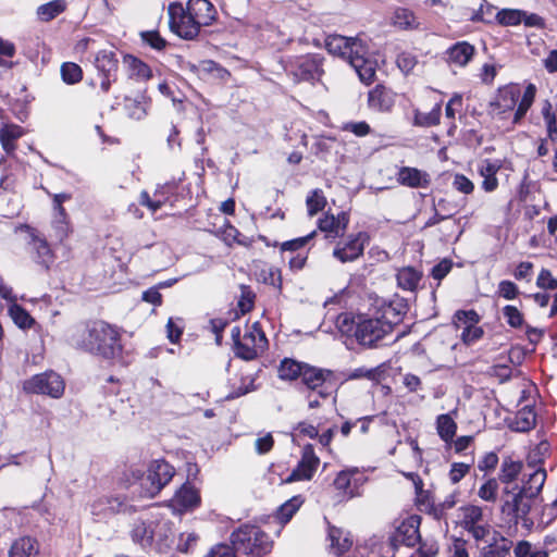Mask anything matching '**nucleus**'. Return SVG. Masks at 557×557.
I'll list each match as a JSON object with an SVG mask.
<instances>
[{
    "label": "nucleus",
    "instance_id": "f257e3e1",
    "mask_svg": "<svg viewBox=\"0 0 557 557\" xmlns=\"http://www.w3.org/2000/svg\"><path fill=\"white\" fill-rule=\"evenodd\" d=\"M398 321H400L399 313H395L392 306H388L382 318L341 314L337 326L343 334L354 336L360 345L372 348L392 333L394 324Z\"/></svg>",
    "mask_w": 557,
    "mask_h": 557
},
{
    "label": "nucleus",
    "instance_id": "f03ea898",
    "mask_svg": "<svg viewBox=\"0 0 557 557\" xmlns=\"http://www.w3.org/2000/svg\"><path fill=\"white\" fill-rule=\"evenodd\" d=\"M329 53L339 57L356 71L360 81L371 84L375 76L376 62L369 58L368 49L358 37L329 35L325 39Z\"/></svg>",
    "mask_w": 557,
    "mask_h": 557
},
{
    "label": "nucleus",
    "instance_id": "7ed1b4c3",
    "mask_svg": "<svg viewBox=\"0 0 557 557\" xmlns=\"http://www.w3.org/2000/svg\"><path fill=\"white\" fill-rule=\"evenodd\" d=\"M72 344L88 352L112 359L122 351L119 332L103 321H96L72 336Z\"/></svg>",
    "mask_w": 557,
    "mask_h": 557
},
{
    "label": "nucleus",
    "instance_id": "20e7f679",
    "mask_svg": "<svg viewBox=\"0 0 557 557\" xmlns=\"http://www.w3.org/2000/svg\"><path fill=\"white\" fill-rule=\"evenodd\" d=\"M535 95L536 86L530 83L525 87L524 92L519 101L521 96L519 86L513 84L507 85L498 89L497 96L491 103V107L495 114H504L506 112L513 111L517 106L512 120V122L517 124L520 123V121L527 114L528 110L533 104Z\"/></svg>",
    "mask_w": 557,
    "mask_h": 557
},
{
    "label": "nucleus",
    "instance_id": "39448f33",
    "mask_svg": "<svg viewBox=\"0 0 557 557\" xmlns=\"http://www.w3.org/2000/svg\"><path fill=\"white\" fill-rule=\"evenodd\" d=\"M232 545L242 557H267L272 543L259 527L243 524L231 535Z\"/></svg>",
    "mask_w": 557,
    "mask_h": 557
},
{
    "label": "nucleus",
    "instance_id": "423d86ee",
    "mask_svg": "<svg viewBox=\"0 0 557 557\" xmlns=\"http://www.w3.org/2000/svg\"><path fill=\"white\" fill-rule=\"evenodd\" d=\"M169 26L173 34L185 40H194L200 33L201 25L196 23L190 11L181 2H171L168 7Z\"/></svg>",
    "mask_w": 557,
    "mask_h": 557
},
{
    "label": "nucleus",
    "instance_id": "0eeeda50",
    "mask_svg": "<svg viewBox=\"0 0 557 557\" xmlns=\"http://www.w3.org/2000/svg\"><path fill=\"white\" fill-rule=\"evenodd\" d=\"M63 379L53 371L35 374L23 383V389L28 394L47 395L60 398L64 394Z\"/></svg>",
    "mask_w": 557,
    "mask_h": 557
},
{
    "label": "nucleus",
    "instance_id": "6e6552de",
    "mask_svg": "<svg viewBox=\"0 0 557 557\" xmlns=\"http://www.w3.org/2000/svg\"><path fill=\"white\" fill-rule=\"evenodd\" d=\"M174 473V468L165 460L158 459L151 461L147 475L141 483L144 496L154 497L172 480Z\"/></svg>",
    "mask_w": 557,
    "mask_h": 557
},
{
    "label": "nucleus",
    "instance_id": "1a4fd4ad",
    "mask_svg": "<svg viewBox=\"0 0 557 557\" xmlns=\"http://www.w3.org/2000/svg\"><path fill=\"white\" fill-rule=\"evenodd\" d=\"M267 343V337L259 324L253 323L251 329L234 346L235 355L244 360H252L258 356V350L263 349Z\"/></svg>",
    "mask_w": 557,
    "mask_h": 557
},
{
    "label": "nucleus",
    "instance_id": "9d476101",
    "mask_svg": "<svg viewBox=\"0 0 557 557\" xmlns=\"http://www.w3.org/2000/svg\"><path fill=\"white\" fill-rule=\"evenodd\" d=\"M368 240L369 235L366 232L349 235L347 242L337 243L333 250V257L342 263L352 262L363 255Z\"/></svg>",
    "mask_w": 557,
    "mask_h": 557
},
{
    "label": "nucleus",
    "instance_id": "9b49d317",
    "mask_svg": "<svg viewBox=\"0 0 557 557\" xmlns=\"http://www.w3.org/2000/svg\"><path fill=\"white\" fill-rule=\"evenodd\" d=\"M321 60L315 55H301L296 58L289 65V72L297 82H310L319 79L322 74Z\"/></svg>",
    "mask_w": 557,
    "mask_h": 557
},
{
    "label": "nucleus",
    "instance_id": "f8f14e48",
    "mask_svg": "<svg viewBox=\"0 0 557 557\" xmlns=\"http://www.w3.org/2000/svg\"><path fill=\"white\" fill-rule=\"evenodd\" d=\"M320 463L319 457L314 454L313 446L308 444L302 449L301 459L297 467L285 479V483L301 480H311Z\"/></svg>",
    "mask_w": 557,
    "mask_h": 557
},
{
    "label": "nucleus",
    "instance_id": "ddd939ff",
    "mask_svg": "<svg viewBox=\"0 0 557 557\" xmlns=\"http://www.w3.org/2000/svg\"><path fill=\"white\" fill-rule=\"evenodd\" d=\"M23 230H25L29 237V246L32 251H34V260L48 268L49 263L52 262L53 253L50 249V246L47 239L35 228L29 225H24Z\"/></svg>",
    "mask_w": 557,
    "mask_h": 557
},
{
    "label": "nucleus",
    "instance_id": "4468645a",
    "mask_svg": "<svg viewBox=\"0 0 557 557\" xmlns=\"http://www.w3.org/2000/svg\"><path fill=\"white\" fill-rule=\"evenodd\" d=\"M199 504L200 495L198 491L189 484H183L170 500L169 506L173 509V511L182 513L187 510H193L194 508L198 507Z\"/></svg>",
    "mask_w": 557,
    "mask_h": 557
},
{
    "label": "nucleus",
    "instance_id": "2eb2a0df",
    "mask_svg": "<svg viewBox=\"0 0 557 557\" xmlns=\"http://www.w3.org/2000/svg\"><path fill=\"white\" fill-rule=\"evenodd\" d=\"M513 490H518L513 493L511 500H506L503 506V512L511 517L516 523L520 519H524L531 510V499L529 494H523L522 488L515 486Z\"/></svg>",
    "mask_w": 557,
    "mask_h": 557
},
{
    "label": "nucleus",
    "instance_id": "dca6fc26",
    "mask_svg": "<svg viewBox=\"0 0 557 557\" xmlns=\"http://www.w3.org/2000/svg\"><path fill=\"white\" fill-rule=\"evenodd\" d=\"M368 104L371 110L388 112L395 104V94L383 85H376L369 91Z\"/></svg>",
    "mask_w": 557,
    "mask_h": 557
},
{
    "label": "nucleus",
    "instance_id": "f3484780",
    "mask_svg": "<svg viewBox=\"0 0 557 557\" xmlns=\"http://www.w3.org/2000/svg\"><path fill=\"white\" fill-rule=\"evenodd\" d=\"M419 524L420 518L418 516H411L403 521L397 528L394 540L408 547L414 546L419 540Z\"/></svg>",
    "mask_w": 557,
    "mask_h": 557
},
{
    "label": "nucleus",
    "instance_id": "a211bd4d",
    "mask_svg": "<svg viewBox=\"0 0 557 557\" xmlns=\"http://www.w3.org/2000/svg\"><path fill=\"white\" fill-rule=\"evenodd\" d=\"M186 9L202 27L210 26L216 18V10L209 0H188Z\"/></svg>",
    "mask_w": 557,
    "mask_h": 557
},
{
    "label": "nucleus",
    "instance_id": "6ab92c4d",
    "mask_svg": "<svg viewBox=\"0 0 557 557\" xmlns=\"http://www.w3.org/2000/svg\"><path fill=\"white\" fill-rule=\"evenodd\" d=\"M397 181L410 188H426L431 183L430 175L426 172L410 166L399 169Z\"/></svg>",
    "mask_w": 557,
    "mask_h": 557
},
{
    "label": "nucleus",
    "instance_id": "aec40b11",
    "mask_svg": "<svg viewBox=\"0 0 557 557\" xmlns=\"http://www.w3.org/2000/svg\"><path fill=\"white\" fill-rule=\"evenodd\" d=\"M502 169V162L499 160H483L479 168V174L483 177L482 188L486 193H492L498 187V180L496 174Z\"/></svg>",
    "mask_w": 557,
    "mask_h": 557
},
{
    "label": "nucleus",
    "instance_id": "412c9836",
    "mask_svg": "<svg viewBox=\"0 0 557 557\" xmlns=\"http://www.w3.org/2000/svg\"><path fill=\"white\" fill-rule=\"evenodd\" d=\"M446 53L450 64L463 67L472 60L475 48L468 41H458L448 48Z\"/></svg>",
    "mask_w": 557,
    "mask_h": 557
},
{
    "label": "nucleus",
    "instance_id": "4be33fe9",
    "mask_svg": "<svg viewBox=\"0 0 557 557\" xmlns=\"http://www.w3.org/2000/svg\"><path fill=\"white\" fill-rule=\"evenodd\" d=\"M333 372L326 369H320L305 363L301 372V381L309 389H317L330 381Z\"/></svg>",
    "mask_w": 557,
    "mask_h": 557
},
{
    "label": "nucleus",
    "instance_id": "5701e85b",
    "mask_svg": "<svg viewBox=\"0 0 557 557\" xmlns=\"http://www.w3.org/2000/svg\"><path fill=\"white\" fill-rule=\"evenodd\" d=\"M327 539L330 541V553L335 556H341L352 545L349 533L335 527L329 528Z\"/></svg>",
    "mask_w": 557,
    "mask_h": 557
},
{
    "label": "nucleus",
    "instance_id": "b1692460",
    "mask_svg": "<svg viewBox=\"0 0 557 557\" xmlns=\"http://www.w3.org/2000/svg\"><path fill=\"white\" fill-rule=\"evenodd\" d=\"M512 547V542L493 532L491 541L483 547L481 557H506Z\"/></svg>",
    "mask_w": 557,
    "mask_h": 557
},
{
    "label": "nucleus",
    "instance_id": "393cba45",
    "mask_svg": "<svg viewBox=\"0 0 557 557\" xmlns=\"http://www.w3.org/2000/svg\"><path fill=\"white\" fill-rule=\"evenodd\" d=\"M94 64L102 76H115L117 59L114 51L107 49L98 51Z\"/></svg>",
    "mask_w": 557,
    "mask_h": 557
},
{
    "label": "nucleus",
    "instance_id": "a878e982",
    "mask_svg": "<svg viewBox=\"0 0 557 557\" xmlns=\"http://www.w3.org/2000/svg\"><path fill=\"white\" fill-rule=\"evenodd\" d=\"M546 470L544 468H536L528 474V479L523 481L521 486L523 494H529L530 498H535L541 493L546 481Z\"/></svg>",
    "mask_w": 557,
    "mask_h": 557
},
{
    "label": "nucleus",
    "instance_id": "bb28decb",
    "mask_svg": "<svg viewBox=\"0 0 557 557\" xmlns=\"http://www.w3.org/2000/svg\"><path fill=\"white\" fill-rule=\"evenodd\" d=\"M39 548L36 540L25 536L16 540L9 552V557H36Z\"/></svg>",
    "mask_w": 557,
    "mask_h": 557
},
{
    "label": "nucleus",
    "instance_id": "cd10ccee",
    "mask_svg": "<svg viewBox=\"0 0 557 557\" xmlns=\"http://www.w3.org/2000/svg\"><path fill=\"white\" fill-rule=\"evenodd\" d=\"M396 277L401 289L412 292L418 287L422 273L412 267H406L398 270Z\"/></svg>",
    "mask_w": 557,
    "mask_h": 557
},
{
    "label": "nucleus",
    "instance_id": "c85d7f7f",
    "mask_svg": "<svg viewBox=\"0 0 557 557\" xmlns=\"http://www.w3.org/2000/svg\"><path fill=\"white\" fill-rule=\"evenodd\" d=\"M124 63L128 69L129 77L137 81H147L152 76L151 69L141 60L127 55L124 58Z\"/></svg>",
    "mask_w": 557,
    "mask_h": 557
},
{
    "label": "nucleus",
    "instance_id": "c756f323",
    "mask_svg": "<svg viewBox=\"0 0 557 557\" xmlns=\"http://www.w3.org/2000/svg\"><path fill=\"white\" fill-rule=\"evenodd\" d=\"M523 463L521 461L513 460L510 457L504 458L498 474L499 481L506 484L513 482L521 473Z\"/></svg>",
    "mask_w": 557,
    "mask_h": 557
},
{
    "label": "nucleus",
    "instance_id": "7c9ffc66",
    "mask_svg": "<svg viewBox=\"0 0 557 557\" xmlns=\"http://www.w3.org/2000/svg\"><path fill=\"white\" fill-rule=\"evenodd\" d=\"M305 363L285 358L278 367V377L284 381H294L301 376Z\"/></svg>",
    "mask_w": 557,
    "mask_h": 557
},
{
    "label": "nucleus",
    "instance_id": "2f4dec72",
    "mask_svg": "<svg viewBox=\"0 0 557 557\" xmlns=\"http://www.w3.org/2000/svg\"><path fill=\"white\" fill-rule=\"evenodd\" d=\"M51 227L53 232L51 236L54 237L57 242L63 243L71 233V225L67 214L54 212Z\"/></svg>",
    "mask_w": 557,
    "mask_h": 557
},
{
    "label": "nucleus",
    "instance_id": "473e14b6",
    "mask_svg": "<svg viewBox=\"0 0 557 557\" xmlns=\"http://www.w3.org/2000/svg\"><path fill=\"white\" fill-rule=\"evenodd\" d=\"M23 129L17 125H5L0 129V141L7 153H12L15 149L14 141L22 137Z\"/></svg>",
    "mask_w": 557,
    "mask_h": 557
},
{
    "label": "nucleus",
    "instance_id": "72a5a7b5",
    "mask_svg": "<svg viewBox=\"0 0 557 557\" xmlns=\"http://www.w3.org/2000/svg\"><path fill=\"white\" fill-rule=\"evenodd\" d=\"M441 114L442 107L440 103H436L434 108L428 113L414 110L413 124L420 127L435 126L440 123Z\"/></svg>",
    "mask_w": 557,
    "mask_h": 557
},
{
    "label": "nucleus",
    "instance_id": "f704fd0d",
    "mask_svg": "<svg viewBox=\"0 0 557 557\" xmlns=\"http://www.w3.org/2000/svg\"><path fill=\"white\" fill-rule=\"evenodd\" d=\"M436 430L440 437L448 443L456 435L457 424L449 413L440 414L436 419Z\"/></svg>",
    "mask_w": 557,
    "mask_h": 557
},
{
    "label": "nucleus",
    "instance_id": "c9c22d12",
    "mask_svg": "<svg viewBox=\"0 0 557 557\" xmlns=\"http://www.w3.org/2000/svg\"><path fill=\"white\" fill-rule=\"evenodd\" d=\"M66 3L64 0H52L48 3L41 4L37 9V14L41 21L48 22L64 12Z\"/></svg>",
    "mask_w": 557,
    "mask_h": 557
},
{
    "label": "nucleus",
    "instance_id": "e433bc0d",
    "mask_svg": "<svg viewBox=\"0 0 557 557\" xmlns=\"http://www.w3.org/2000/svg\"><path fill=\"white\" fill-rule=\"evenodd\" d=\"M304 503L300 495L286 500L277 510L276 517L282 523L288 522Z\"/></svg>",
    "mask_w": 557,
    "mask_h": 557
},
{
    "label": "nucleus",
    "instance_id": "4c0bfd02",
    "mask_svg": "<svg viewBox=\"0 0 557 557\" xmlns=\"http://www.w3.org/2000/svg\"><path fill=\"white\" fill-rule=\"evenodd\" d=\"M9 314L20 329H29L35 323L30 314L16 302L9 307Z\"/></svg>",
    "mask_w": 557,
    "mask_h": 557
},
{
    "label": "nucleus",
    "instance_id": "58836bf2",
    "mask_svg": "<svg viewBox=\"0 0 557 557\" xmlns=\"http://www.w3.org/2000/svg\"><path fill=\"white\" fill-rule=\"evenodd\" d=\"M152 534L153 532L150 525H147L146 522L141 520L136 521L131 531L133 541L143 546L151 542Z\"/></svg>",
    "mask_w": 557,
    "mask_h": 557
},
{
    "label": "nucleus",
    "instance_id": "ea45409f",
    "mask_svg": "<svg viewBox=\"0 0 557 557\" xmlns=\"http://www.w3.org/2000/svg\"><path fill=\"white\" fill-rule=\"evenodd\" d=\"M524 11L517 9H503L496 14L499 24L506 26H516L522 22Z\"/></svg>",
    "mask_w": 557,
    "mask_h": 557
},
{
    "label": "nucleus",
    "instance_id": "a19ab883",
    "mask_svg": "<svg viewBox=\"0 0 557 557\" xmlns=\"http://www.w3.org/2000/svg\"><path fill=\"white\" fill-rule=\"evenodd\" d=\"M101 505H108L111 515L125 512L128 509V505L120 497H100L96 499L97 512L102 510L99 508Z\"/></svg>",
    "mask_w": 557,
    "mask_h": 557
},
{
    "label": "nucleus",
    "instance_id": "79ce46f5",
    "mask_svg": "<svg viewBox=\"0 0 557 557\" xmlns=\"http://www.w3.org/2000/svg\"><path fill=\"white\" fill-rule=\"evenodd\" d=\"M357 472L354 470L341 471L334 480V486L337 491L342 492L344 496L352 497L354 493L350 488L351 476Z\"/></svg>",
    "mask_w": 557,
    "mask_h": 557
},
{
    "label": "nucleus",
    "instance_id": "37998d69",
    "mask_svg": "<svg viewBox=\"0 0 557 557\" xmlns=\"http://www.w3.org/2000/svg\"><path fill=\"white\" fill-rule=\"evenodd\" d=\"M308 213L310 216L322 211L326 205V199L321 189H314L306 199Z\"/></svg>",
    "mask_w": 557,
    "mask_h": 557
},
{
    "label": "nucleus",
    "instance_id": "c03bdc74",
    "mask_svg": "<svg viewBox=\"0 0 557 557\" xmlns=\"http://www.w3.org/2000/svg\"><path fill=\"white\" fill-rule=\"evenodd\" d=\"M61 76L66 84H76L83 78V71L76 63L65 62L61 66Z\"/></svg>",
    "mask_w": 557,
    "mask_h": 557
},
{
    "label": "nucleus",
    "instance_id": "a18cd8bd",
    "mask_svg": "<svg viewBox=\"0 0 557 557\" xmlns=\"http://www.w3.org/2000/svg\"><path fill=\"white\" fill-rule=\"evenodd\" d=\"M318 226L320 231L326 233V238H335L342 236L338 230V224L336 223L335 215L333 214H324L321 219H319Z\"/></svg>",
    "mask_w": 557,
    "mask_h": 557
},
{
    "label": "nucleus",
    "instance_id": "49530a36",
    "mask_svg": "<svg viewBox=\"0 0 557 557\" xmlns=\"http://www.w3.org/2000/svg\"><path fill=\"white\" fill-rule=\"evenodd\" d=\"M394 23L403 29H411L418 26L414 14L407 9H398L395 12Z\"/></svg>",
    "mask_w": 557,
    "mask_h": 557
},
{
    "label": "nucleus",
    "instance_id": "de8ad7c7",
    "mask_svg": "<svg viewBox=\"0 0 557 557\" xmlns=\"http://www.w3.org/2000/svg\"><path fill=\"white\" fill-rule=\"evenodd\" d=\"M535 425V414L529 410L519 411L515 419V430L527 432Z\"/></svg>",
    "mask_w": 557,
    "mask_h": 557
},
{
    "label": "nucleus",
    "instance_id": "09e8293b",
    "mask_svg": "<svg viewBox=\"0 0 557 557\" xmlns=\"http://www.w3.org/2000/svg\"><path fill=\"white\" fill-rule=\"evenodd\" d=\"M198 69L202 73L213 74L220 79L230 76V72L212 60H203L199 63Z\"/></svg>",
    "mask_w": 557,
    "mask_h": 557
},
{
    "label": "nucleus",
    "instance_id": "8fccbe9b",
    "mask_svg": "<svg viewBox=\"0 0 557 557\" xmlns=\"http://www.w3.org/2000/svg\"><path fill=\"white\" fill-rule=\"evenodd\" d=\"M141 39L145 44H147L157 51L164 50L168 45L166 40L163 37H161L159 32L157 30L143 32Z\"/></svg>",
    "mask_w": 557,
    "mask_h": 557
},
{
    "label": "nucleus",
    "instance_id": "3c124183",
    "mask_svg": "<svg viewBox=\"0 0 557 557\" xmlns=\"http://www.w3.org/2000/svg\"><path fill=\"white\" fill-rule=\"evenodd\" d=\"M482 509L478 506H467L463 508V518H462V527L467 529L468 527L478 524L479 521L482 520Z\"/></svg>",
    "mask_w": 557,
    "mask_h": 557
},
{
    "label": "nucleus",
    "instance_id": "603ef678",
    "mask_svg": "<svg viewBox=\"0 0 557 557\" xmlns=\"http://www.w3.org/2000/svg\"><path fill=\"white\" fill-rule=\"evenodd\" d=\"M498 483L496 479L487 480L478 492L480 498L485 502H495L497 498Z\"/></svg>",
    "mask_w": 557,
    "mask_h": 557
},
{
    "label": "nucleus",
    "instance_id": "864d4df0",
    "mask_svg": "<svg viewBox=\"0 0 557 557\" xmlns=\"http://www.w3.org/2000/svg\"><path fill=\"white\" fill-rule=\"evenodd\" d=\"M503 314L511 327H520L523 324V314L515 307L507 305L503 308Z\"/></svg>",
    "mask_w": 557,
    "mask_h": 557
},
{
    "label": "nucleus",
    "instance_id": "5fc2aeb1",
    "mask_svg": "<svg viewBox=\"0 0 557 557\" xmlns=\"http://www.w3.org/2000/svg\"><path fill=\"white\" fill-rule=\"evenodd\" d=\"M315 231L309 233L308 235L306 236H302V237H298V238H294V239H290V240H287V242H284L282 245H281V250L283 252L285 251H297V250H300L301 248H304L306 246V244L312 239L314 236H315Z\"/></svg>",
    "mask_w": 557,
    "mask_h": 557
},
{
    "label": "nucleus",
    "instance_id": "6e6d98bb",
    "mask_svg": "<svg viewBox=\"0 0 557 557\" xmlns=\"http://www.w3.org/2000/svg\"><path fill=\"white\" fill-rule=\"evenodd\" d=\"M468 531L476 542L483 541L488 543L492 539L493 532L488 525L474 524L465 529Z\"/></svg>",
    "mask_w": 557,
    "mask_h": 557
},
{
    "label": "nucleus",
    "instance_id": "4d7b16f0",
    "mask_svg": "<svg viewBox=\"0 0 557 557\" xmlns=\"http://www.w3.org/2000/svg\"><path fill=\"white\" fill-rule=\"evenodd\" d=\"M536 286L542 289L555 290L557 289V278L549 270L542 269L536 280Z\"/></svg>",
    "mask_w": 557,
    "mask_h": 557
},
{
    "label": "nucleus",
    "instance_id": "13d9d810",
    "mask_svg": "<svg viewBox=\"0 0 557 557\" xmlns=\"http://www.w3.org/2000/svg\"><path fill=\"white\" fill-rule=\"evenodd\" d=\"M498 295L507 300H512L519 295L518 286L508 280L498 283Z\"/></svg>",
    "mask_w": 557,
    "mask_h": 557
},
{
    "label": "nucleus",
    "instance_id": "bf43d9fd",
    "mask_svg": "<svg viewBox=\"0 0 557 557\" xmlns=\"http://www.w3.org/2000/svg\"><path fill=\"white\" fill-rule=\"evenodd\" d=\"M471 465L465 462H454L450 467L449 479L456 484L461 481L470 471Z\"/></svg>",
    "mask_w": 557,
    "mask_h": 557
},
{
    "label": "nucleus",
    "instance_id": "052dcab7",
    "mask_svg": "<svg viewBox=\"0 0 557 557\" xmlns=\"http://www.w3.org/2000/svg\"><path fill=\"white\" fill-rule=\"evenodd\" d=\"M417 64V58L410 52H401L397 57V65L405 74L410 73Z\"/></svg>",
    "mask_w": 557,
    "mask_h": 557
},
{
    "label": "nucleus",
    "instance_id": "680f3d73",
    "mask_svg": "<svg viewBox=\"0 0 557 557\" xmlns=\"http://www.w3.org/2000/svg\"><path fill=\"white\" fill-rule=\"evenodd\" d=\"M343 131L350 132L358 137H363L370 134L371 128L370 125L364 122H348L343 125Z\"/></svg>",
    "mask_w": 557,
    "mask_h": 557
},
{
    "label": "nucleus",
    "instance_id": "e2e57ef3",
    "mask_svg": "<svg viewBox=\"0 0 557 557\" xmlns=\"http://www.w3.org/2000/svg\"><path fill=\"white\" fill-rule=\"evenodd\" d=\"M453 187L459 193L469 195L474 189V184L463 174H456L453 181Z\"/></svg>",
    "mask_w": 557,
    "mask_h": 557
},
{
    "label": "nucleus",
    "instance_id": "0e129e2a",
    "mask_svg": "<svg viewBox=\"0 0 557 557\" xmlns=\"http://www.w3.org/2000/svg\"><path fill=\"white\" fill-rule=\"evenodd\" d=\"M451 268V260L443 259L432 268L431 276L440 282L450 272Z\"/></svg>",
    "mask_w": 557,
    "mask_h": 557
},
{
    "label": "nucleus",
    "instance_id": "69168bd1",
    "mask_svg": "<svg viewBox=\"0 0 557 557\" xmlns=\"http://www.w3.org/2000/svg\"><path fill=\"white\" fill-rule=\"evenodd\" d=\"M533 268H534V265L532 262H529V261L520 262L513 272L515 278L518 281L530 282L532 278Z\"/></svg>",
    "mask_w": 557,
    "mask_h": 557
},
{
    "label": "nucleus",
    "instance_id": "338daca9",
    "mask_svg": "<svg viewBox=\"0 0 557 557\" xmlns=\"http://www.w3.org/2000/svg\"><path fill=\"white\" fill-rule=\"evenodd\" d=\"M498 456L494 451L486 453L481 460L478 462V468L480 471H492L496 468L498 463Z\"/></svg>",
    "mask_w": 557,
    "mask_h": 557
},
{
    "label": "nucleus",
    "instance_id": "774afa93",
    "mask_svg": "<svg viewBox=\"0 0 557 557\" xmlns=\"http://www.w3.org/2000/svg\"><path fill=\"white\" fill-rule=\"evenodd\" d=\"M236 554L237 553L233 545L228 546L225 544H220L212 547L208 555L205 557H236Z\"/></svg>",
    "mask_w": 557,
    "mask_h": 557
}]
</instances>
